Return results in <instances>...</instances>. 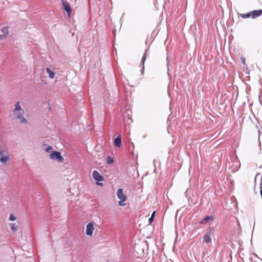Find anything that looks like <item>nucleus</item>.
<instances>
[{
  "mask_svg": "<svg viewBox=\"0 0 262 262\" xmlns=\"http://www.w3.org/2000/svg\"><path fill=\"white\" fill-rule=\"evenodd\" d=\"M25 113V110L13 113L14 119L19 120V122L21 124H27V120L24 117Z\"/></svg>",
  "mask_w": 262,
  "mask_h": 262,
  "instance_id": "nucleus-2",
  "label": "nucleus"
},
{
  "mask_svg": "<svg viewBox=\"0 0 262 262\" xmlns=\"http://www.w3.org/2000/svg\"><path fill=\"white\" fill-rule=\"evenodd\" d=\"M106 162L108 164H113L114 163V159L112 157L108 156L107 157Z\"/></svg>",
  "mask_w": 262,
  "mask_h": 262,
  "instance_id": "nucleus-15",
  "label": "nucleus"
},
{
  "mask_svg": "<svg viewBox=\"0 0 262 262\" xmlns=\"http://www.w3.org/2000/svg\"><path fill=\"white\" fill-rule=\"evenodd\" d=\"M215 229L214 227H210L207 229L206 232L203 235V243L207 244L208 246H210L212 243V239L211 236L213 235Z\"/></svg>",
  "mask_w": 262,
  "mask_h": 262,
  "instance_id": "nucleus-1",
  "label": "nucleus"
},
{
  "mask_svg": "<svg viewBox=\"0 0 262 262\" xmlns=\"http://www.w3.org/2000/svg\"><path fill=\"white\" fill-rule=\"evenodd\" d=\"M22 110H24L21 108L20 105V102L17 101L15 104V107L13 109V113H15L17 111H21Z\"/></svg>",
  "mask_w": 262,
  "mask_h": 262,
  "instance_id": "nucleus-12",
  "label": "nucleus"
},
{
  "mask_svg": "<svg viewBox=\"0 0 262 262\" xmlns=\"http://www.w3.org/2000/svg\"><path fill=\"white\" fill-rule=\"evenodd\" d=\"M95 229L94 223H89L86 226V234L87 235L91 236Z\"/></svg>",
  "mask_w": 262,
  "mask_h": 262,
  "instance_id": "nucleus-4",
  "label": "nucleus"
},
{
  "mask_svg": "<svg viewBox=\"0 0 262 262\" xmlns=\"http://www.w3.org/2000/svg\"><path fill=\"white\" fill-rule=\"evenodd\" d=\"M241 16L243 18H246L251 17L250 12H249L247 13L241 14Z\"/></svg>",
  "mask_w": 262,
  "mask_h": 262,
  "instance_id": "nucleus-16",
  "label": "nucleus"
},
{
  "mask_svg": "<svg viewBox=\"0 0 262 262\" xmlns=\"http://www.w3.org/2000/svg\"><path fill=\"white\" fill-rule=\"evenodd\" d=\"M52 149V147L50 145H49L47 146V147L45 149V150L48 152H50V150Z\"/></svg>",
  "mask_w": 262,
  "mask_h": 262,
  "instance_id": "nucleus-19",
  "label": "nucleus"
},
{
  "mask_svg": "<svg viewBox=\"0 0 262 262\" xmlns=\"http://www.w3.org/2000/svg\"><path fill=\"white\" fill-rule=\"evenodd\" d=\"M10 226L11 227V230L13 232L16 231L18 229V226L15 223H11L10 224Z\"/></svg>",
  "mask_w": 262,
  "mask_h": 262,
  "instance_id": "nucleus-14",
  "label": "nucleus"
},
{
  "mask_svg": "<svg viewBox=\"0 0 262 262\" xmlns=\"http://www.w3.org/2000/svg\"><path fill=\"white\" fill-rule=\"evenodd\" d=\"M131 144H132V145L133 146V147H134V143H131Z\"/></svg>",
  "mask_w": 262,
  "mask_h": 262,
  "instance_id": "nucleus-26",
  "label": "nucleus"
},
{
  "mask_svg": "<svg viewBox=\"0 0 262 262\" xmlns=\"http://www.w3.org/2000/svg\"><path fill=\"white\" fill-rule=\"evenodd\" d=\"M147 51H148V49L146 50L143 54V55L142 56V59H141V62H140V66H142V69L141 70V74H143V73H144V69H145V67H144V63H145V61L146 59V57H147Z\"/></svg>",
  "mask_w": 262,
  "mask_h": 262,
  "instance_id": "nucleus-6",
  "label": "nucleus"
},
{
  "mask_svg": "<svg viewBox=\"0 0 262 262\" xmlns=\"http://www.w3.org/2000/svg\"><path fill=\"white\" fill-rule=\"evenodd\" d=\"M154 219L153 218V217H150L149 219H148V222H149V224H151V223H152V222L154 221Z\"/></svg>",
  "mask_w": 262,
  "mask_h": 262,
  "instance_id": "nucleus-21",
  "label": "nucleus"
},
{
  "mask_svg": "<svg viewBox=\"0 0 262 262\" xmlns=\"http://www.w3.org/2000/svg\"><path fill=\"white\" fill-rule=\"evenodd\" d=\"M100 185H102V183H100L99 184Z\"/></svg>",
  "mask_w": 262,
  "mask_h": 262,
  "instance_id": "nucleus-29",
  "label": "nucleus"
},
{
  "mask_svg": "<svg viewBox=\"0 0 262 262\" xmlns=\"http://www.w3.org/2000/svg\"><path fill=\"white\" fill-rule=\"evenodd\" d=\"M50 159L57 160L59 162H62L64 160L63 157L61 156L60 152L57 151H52L50 154Z\"/></svg>",
  "mask_w": 262,
  "mask_h": 262,
  "instance_id": "nucleus-3",
  "label": "nucleus"
},
{
  "mask_svg": "<svg viewBox=\"0 0 262 262\" xmlns=\"http://www.w3.org/2000/svg\"><path fill=\"white\" fill-rule=\"evenodd\" d=\"M16 220L15 216L13 214H10L9 216V220L14 221Z\"/></svg>",
  "mask_w": 262,
  "mask_h": 262,
  "instance_id": "nucleus-18",
  "label": "nucleus"
},
{
  "mask_svg": "<svg viewBox=\"0 0 262 262\" xmlns=\"http://www.w3.org/2000/svg\"><path fill=\"white\" fill-rule=\"evenodd\" d=\"M125 201H122V200H120L119 202H118V205L120 206H123L125 205V204H123V202H125Z\"/></svg>",
  "mask_w": 262,
  "mask_h": 262,
  "instance_id": "nucleus-20",
  "label": "nucleus"
},
{
  "mask_svg": "<svg viewBox=\"0 0 262 262\" xmlns=\"http://www.w3.org/2000/svg\"><path fill=\"white\" fill-rule=\"evenodd\" d=\"M47 72L49 74L50 78L53 79L55 77V73L52 71L49 68H47Z\"/></svg>",
  "mask_w": 262,
  "mask_h": 262,
  "instance_id": "nucleus-13",
  "label": "nucleus"
},
{
  "mask_svg": "<svg viewBox=\"0 0 262 262\" xmlns=\"http://www.w3.org/2000/svg\"><path fill=\"white\" fill-rule=\"evenodd\" d=\"M6 34L1 35H0V39H3L5 38Z\"/></svg>",
  "mask_w": 262,
  "mask_h": 262,
  "instance_id": "nucleus-23",
  "label": "nucleus"
},
{
  "mask_svg": "<svg viewBox=\"0 0 262 262\" xmlns=\"http://www.w3.org/2000/svg\"><path fill=\"white\" fill-rule=\"evenodd\" d=\"M241 59L242 63L243 64H245V58L244 57H242Z\"/></svg>",
  "mask_w": 262,
  "mask_h": 262,
  "instance_id": "nucleus-22",
  "label": "nucleus"
},
{
  "mask_svg": "<svg viewBox=\"0 0 262 262\" xmlns=\"http://www.w3.org/2000/svg\"><path fill=\"white\" fill-rule=\"evenodd\" d=\"M252 18H256L262 15V9L250 11Z\"/></svg>",
  "mask_w": 262,
  "mask_h": 262,
  "instance_id": "nucleus-10",
  "label": "nucleus"
},
{
  "mask_svg": "<svg viewBox=\"0 0 262 262\" xmlns=\"http://www.w3.org/2000/svg\"><path fill=\"white\" fill-rule=\"evenodd\" d=\"M115 145L117 147H120L121 146V137L120 135H118L117 137L114 140Z\"/></svg>",
  "mask_w": 262,
  "mask_h": 262,
  "instance_id": "nucleus-11",
  "label": "nucleus"
},
{
  "mask_svg": "<svg viewBox=\"0 0 262 262\" xmlns=\"http://www.w3.org/2000/svg\"><path fill=\"white\" fill-rule=\"evenodd\" d=\"M5 156L4 153L1 154V156Z\"/></svg>",
  "mask_w": 262,
  "mask_h": 262,
  "instance_id": "nucleus-27",
  "label": "nucleus"
},
{
  "mask_svg": "<svg viewBox=\"0 0 262 262\" xmlns=\"http://www.w3.org/2000/svg\"><path fill=\"white\" fill-rule=\"evenodd\" d=\"M117 195L118 198L120 200L126 201L127 199V197H126V195H125L123 193V189H122V188H119L117 190Z\"/></svg>",
  "mask_w": 262,
  "mask_h": 262,
  "instance_id": "nucleus-8",
  "label": "nucleus"
},
{
  "mask_svg": "<svg viewBox=\"0 0 262 262\" xmlns=\"http://www.w3.org/2000/svg\"><path fill=\"white\" fill-rule=\"evenodd\" d=\"M62 1L63 8L67 12L69 17H70L72 11L70 5L67 2L63 0H62Z\"/></svg>",
  "mask_w": 262,
  "mask_h": 262,
  "instance_id": "nucleus-5",
  "label": "nucleus"
},
{
  "mask_svg": "<svg viewBox=\"0 0 262 262\" xmlns=\"http://www.w3.org/2000/svg\"><path fill=\"white\" fill-rule=\"evenodd\" d=\"M260 195L262 198V189H261L260 190Z\"/></svg>",
  "mask_w": 262,
  "mask_h": 262,
  "instance_id": "nucleus-25",
  "label": "nucleus"
},
{
  "mask_svg": "<svg viewBox=\"0 0 262 262\" xmlns=\"http://www.w3.org/2000/svg\"><path fill=\"white\" fill-rule=\"evenodd\" d=\"M93 177L97 182L103 181V177L97 171L94 170L93 172Z\"/></svg>",
  "mask_w": 262,
  "mask_h": 262,
  "instance_id": "nucleus-7",
  "label": "nucleus"
},
{
  "mask_svg": "<svg viewBox=\"0 0 262 262\" xmlns=\"http://www.w3.org/2000/svg\"><path fill=\"white\" fill-rule=\"evenodd\" d=\"M214 219L213 216L207 215L200 222V224L204 225L207 223L212 222Z\"/></svg>",
  "mask_w": 262,
  "mask_h": 262,
  "instance_id": "nucleus-9",
  "label": "nucleus"
},
{
  "mask_svg": "<svg viewBox=\"0 0 262 262\" xmlns=\"http://www.w3.org/2000/svg\"><path fill=\"white\" fill-rule=\"evenodd\" d=\"M155 213H156L155 211H154V212H152V214H151V216H150V217H153V218L154 219V217H155Z\"/></svg>",
  "mask_w": 262,
  "mask_h": 262,
  "instance_id": "nucleus-24",
  "label": "nucleus"
},
{
  "mask_svg": "<svg viewBox=\"0 0 262 262\" xmlns=\"http://www.w3.org/2000/svg\"><path fill=\"white\" fill-rule=\"evenodd\" d=\"M261 185H262V184L260 183V188L261 189Z\"/></svg>",
  "mask_w": 262,
  "mask_h": 262,
  "instance_id": "nucleus-28",
  "label": "nucleus"
},
{
  "mask_svg": "<svg viewBox=\"0 0 262 262\" xmlns=\"http://www.w3.org/2000/svg\"><path fill=\"white\" fill-rule=\"evenodd\" d=\"M2 31L4 33V34H6V36L8 34V27H3L2 29Z\"/></svg>",
  "mask_w": 262,
  "mask_h": 262,
  "instance_id": "nucleus-17",
  "label": "nucleus"
}]
</instances>
